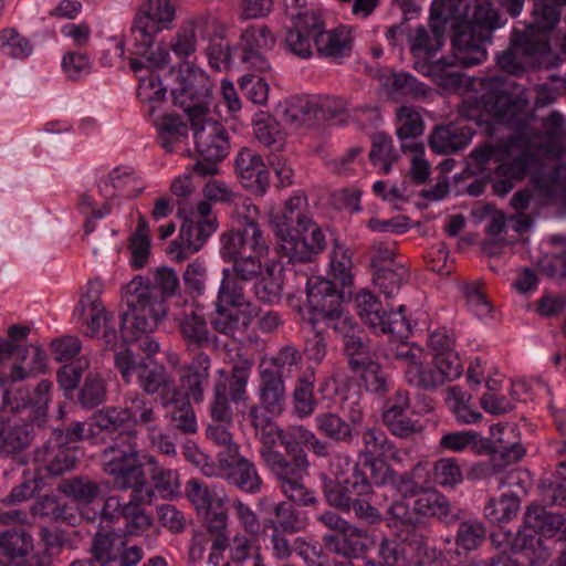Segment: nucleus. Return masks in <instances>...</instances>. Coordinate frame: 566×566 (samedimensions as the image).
<instances>
[{
  "label": "nucleus",
  "instance_id": "nucleus-1",
  "mask_svg": "<svg viewBox=\"0 0 566 566\" xmlns=\"http://www.w3.org/2000/svg\"><path fill=\"white\" fill-rule=\"evenodd\" d=\"M429 21V27L409 30L407 42L415 57L428 60L443 46L446 28L450 25L453 57L416 64L422 74L444 88L462 84L461 73L452 71L455 63L471 67L486 60V45L492 43L494 32L507 22L492 2L478 1L471 10L469 0H434Z\"/></svg>",
  "mask_w": 566,
  "mask_h": 566
},
{
  "label": "nucleus",
  "instance_id": "nucleus-2",
  "mask_svg": "<svg viewBox=\"0 0 566 566\" xmlns=\"http://www.w3.org/2000/svg\"><path fill=\"white\" fill-rule=\"evenodd\" d=\"M247 417L261 443L260 458L273 475L281 493L300 506H316L318 500L315 492L305 483L310 468L307 454L298 453L287 458L276 449L277 443H281L285 450H292L286 432L274 421L279 416L247 413Z\"/></svg>",
  "mask_w": 566,
  "mask_h": 566
},
{
  "label": "nucleus",
  "instance_id": "nucleus-3",
  "mask_svg": "<svg viewBox=\"0 0 566 566\" xmlns=\"http://www.w3.org/2000/svg\"><path fill=\"white\" fill-rule=\"evenodd\" d=\"M179 291V277L175 270L160 266L151 276H135L124 287L128 311L120 316V333L125 343L153 333L168 313L167 300Z\"/></svg>",
  "mask_w": 566,
  "mask_h": 566
},
{
  "label": "nucleus",
  "instance_id": "nucleus-4",
  "mask_svg": "<svg viewBox=\"0 0 566 566\" xmlns=\"http://www.w3.org/2000/svg\"><path fill=\"white\" fill-rule=\"evenodd\" d=\"M144 454L137 444V432H130L113 442L102 451L103 472L112 478L116 490L147 485Z\"/></svg>",
  "mask_w": 566,
  "mask_h": 566
},
{
  "label": "nucleus",
  "instance_id": "nucleus-5",
  "mask_svg": "<svg viewBox=\"0 0 566 566\" xmlns=\"http://www.w3.org/2000/svg\"><path fill=\"white\" fill-rule=\"evenodd\" d=\"M169 78L174 103L181 107L189 118L208 112L213 81L199 67L189 63L181 64L178 70L171 69Z\"/></svg>",
  "mask_w": 566,
  "mask_h": 566
},
{
  "label": "nucleus",
  "instance_id": "nucleus-6",
  "mask_svg": "<svg viewBox=\"0 0 566 566\" xmlns=\"http://www.w3.org/2000/svg\"><path fill=\"white\" fill-rule=\"evenodd\" d=\"M193 132L198 155L203 161L195 165V172L212 176L218 171L217 163L227 157L230 150V137L227 128L219 120L203 115L189 118Z\"/></svg>",
  "mask_w": 566,
  "mask_h": 566
},
{
  "label": "nucleus",
  "instance_id": "nucleus-7",
  "mask_svg": "<svg viewBox=\"0 0 566 566\" xmlns=\"http://www.w3.org/2000/svg\"><path fill=\"white\" fill-rule=\"evenodd\" d=\"M244 208L247 210L244 216L238 211V227L220 235V255L222 259H232L234 255L268 254V240L255 220L258 208L255 206Z\"/></svg>",
  "mask_w": 566,
  "mask_h": 566
},
{
  "label": "nucleus",
  "instance_id": "nucleus-8",
  "mask_svg": "<svg viewBox=\"0 0 566 566\" xmlns=\"http://www.w3.org/2000/svg\"><path fill=\"white\" fill-rule=\"evenodd\" d=\"M491 545L501 554H515L523 557L527 566H544L549 556V548L543 537L520 528L516 533L499 527L491 533Z\"/></svg>",
  "mask_w": 566,
  "mask_h": 566
},
{
  "label": "nucleus",
  "instance_id": "nucleus-9",
  "mask_svg": "<svg viewBox=\"0 0 566 566\" xmlns=\"http://www.w3.org/2000/svg\"><path fill=\"white\" fill-rule=\"evenodd\" d=\"M548 49L547 40L534 30H514L509 48L497 56V65L505 73L520 76L524 73L528 59L544 54Z\"/></svg>",
  "mask_w": 566,
  "mask_h": 566
},
{
  "label": "nucleus",
  "instance_id": "nucleus-10",
  "mask_svg": "<svg viewBox=\"0 0 566 566\" xmlns=\"http://www.w3.org/2000/svg\"><path fill=\"white\" fill-rule=\"evenodd\" d=\"M128 502L120 503L117 496H109L103 507V515L112 518L108 510L114 509L118 516L126 521V527L130 534H138L153 525V517L145 509V504L151 503L154 490L146 486L130 489Z\"/></svg>",
  "mask_w": 566,
  "mask_h": 566
},
{
  "label": "nucleus",
  "instance_id": "nucleus-11",
  "mask_svg": "<svg viewBox=\"0 0 566 566\" xmlns=\"http://www.w3.org/2000/svg\"><path fill=\"white\" fill-rule=\"evenodd\" d=\"M326 248L322 229L312 220L279 242L277 252L289 262H311Z\"/></svg>",
  "mask_w": 566,
  "mask_h": 566
},
{
  "label": "nucleus",
  "instance_id": "nucleus-12",
  "mask_svg": "<svg viewBox=\"0 0 566 566\" xmlns=\"http://www.w3.org/2000/svg\"><path fill=\"white\" fill-rule=\"evenodd\" d=\"M463 367L458 354H449L447 358H432L430 364L413 365L406 369L407 381L423 390H436L447 381L459 378Z\"/></svg>",
  "mask_w": 566,
  "mask_h": 566
},
{
  "label": "nucleus",
  "instance_id": "nucleus-13",
  "mask_svg": "<svg viewBox=\"0 0 566 566\" xmlns=\"http://www.w3.org/2000/svg\"><path fill=\"white\" fill-rule=\"evenodd\" d=\"M217 229V219L200 221L186 218L178 237L169 243L167 254L178 263L188 260L203 248Z\"/></svg>",
  "mask_w": 566,
  "mask_h": 566
},
{
  "label": "nucleus",
  "instance_id": "nucleus-14",
  "mask_svg": "<svg viewBox=\"0 0 566 566\" xmlns=\"http://www.w3.org/2000/svg\"><path fill=\"white\" fill-rule=\"evenodd\" d=\"M256 401L248 407L247 413L282 416L287 407L285 380L279 374L258 369Z\"/></svg>",
  "mask_w": 566,
  "mask_h": 566
},
{
  "label": "nucleus",
  "instance_id": "nucleus-15",
  "mask_svg": "<svg viewBox=\"0 0 566 566\" xmlns=\"http://www.w3.org/2000/svg\"><path fill=\"white\" fill-rule=\"evenodd\" d=\"M175 17V9L168 0H148L137 12L130 30L133 41L149 44L156 35L167 29Z\"/></svg>",
  "mask_w": 566,
  "mask_h": 566
},
{
  "label": "nucleus",
  "instance_id": "nucleus-16",
  "mask_svg": "<svg viewBox=\"0 0 566 566\" xmlns=\"http://www.w3.org/2000/svg\"><path fill=\"white\" fill-rule=\"evenodd\" d=\"M229 485L247 494H259L264 481L254 461L244 457L241 450L219 462L218 476Z\"/></svg>",
  "mask_w": 566,
  "mask_h": 566
},
{
  "label": "nucleus",
  "instance_id": "nucleus-17",
  "mask_svg": "<svg viewBox=\"0 0 566 566\" xmlns=\"http://www.w3.org/2000/svg\"><path fill=\"white\" fill-rule=\"evenodd\" d=\"M482 85L488 88L481 98L482 108L493 118L509 122L524 109L526 101L510 94L502 76L488 77Z\"/></svg>",
  "mask_w": 566,
  "mask_h": 566
},
{
  "label": "nucleus",
  "instance_id": "nucleus-18",
  "mask_svg": "<svg viewBox=\"0 0 566 566\" xmlns=\"http://www.w3.org/2000/svg\"><path fill=\"white\" fill-rule=\"evenodd\" d=\"M409 406L408 394L397 391L396 395L386 402L381 416L382 422L390 433L401 439L412 438L423 430V426L419 419H412L407 416Z\"/></svg>",
  "mask_w": 566,
  "mask_h": 566
},
{
  "label": "nucleus",
  "instance_id": "nucleus-19",
  "mask_svg": "<svg viewBox=\"0 0 566 566\" xmlns=\"http://www.w3.org/2000/svg\"><path fill=\"white\" fill-rule=\"evenodd\" d=\"M51 388L52 382L46 379L41 380L33 390L21 385L11 386L6 388L1 405L6 406V411L31 409L34 413H42L50 401Z\"/></svg>",
  "mask_w": 566,
  "mask_h": 566
},
{
  "label": "nucleus",
  "instance_id": "nucleus-20",
  "mask_svg": "<svg viewBox=\"0 0 566 566\" xmlns=\"http://www.w3.org/2000/svg\"><path fill=\"white\" fill-rule=\"evenodd\" d=\"M306 290L310 318H318L340 307L345 298L344 290H338L333 281L323 277L306 280Z\"/></svg>",
  "mask_w": 566,
  "mask_h": 566
},
{
  "label": "nucleus",
  "instance_id": "nucleus-21",
  "mask_svg": "<svg viewBox=\"0 0 566 566\" xmlns=\"http://www.w3.org/2000/svg\"><path fill=\"white\" fill-rule=\"evenodd\" d=\"M234 169L241 184L254 191L263 193L269 185V170L261 155L255 150L243 147L239 150L234 160Z\"/></svg>",
  "mask_w": 566,
  "mask_h": 566
},
{
  "label": "nucleus",
  "instance_id": "nucleus-22",
  "mask_svg": "<svg viewBox=\"0 0 566 566\" xmlns=\"http://www.w3.org/2000/svg\"><path fill=\"white\" fill-rule=\"evenodd\" d=\"M138 385L148 395H159L163 406H168V399L179 396L174 378L163 366H149L138 361L135 367Z\"/></svg>",
  "mask_w": 566,
  "mask_h": 566
},
{
  "label": "nucleus",
  "instance_id": "nucleus-23",
  "mask_svg": "<svg viewBox=\"0 0 566 566\" xmlns=\"http://www.w3.org/2000/svg\"><path fill=\"white\" fill-rule=\"evenodd\" d=\"M101 281H90L76 307V312L87 325L85 334L90 337H95L99 333L101 327L104 326L105 317H113L112 314L106 312L101 302Z\"/></svg>",
  "mask_w": 566,
  "mask_h": 566
},
{
  "label": "nucleus",
  "instance_id": "nucleus-24",
  "mask_svg": "<svg viewBox=\"0 0 566 566\" xmlns=\"http://www.w3.org/2000/svg\"><path fill=\"white\" fill-rule=\"evenodd\" d=\"M177 327L189 353L217 344V337L210 332L205 316L195 311L179 317Z\"/></svg>",
  "mask_w": 566,
  "mask_h": 566
},
{
  "label": "nucleus",
  "instance_id": "nucleus-25",
  "mask_svg": "<svg viewBox=\"0 0 566 566\" xmlns=\"http://www.w3.org/2000/svg\"><path fill=\"white\" fill-rule=\"evenodd\" d=\"M306 205L305 197L293 196L285 201L280 212L272 216L271 223L279 242L283 237L294 232L295 229H300L312 221L305 211Z\"/></svg>",
  "mask_w": 566,
  "mask_h": 566
},
{
  "label": "nucleus",
  "instance_id": "nucleus-26",
  "mask_svg": "<svg viewBox=\"0 0 566 566\" xmlns=\"http://www.w3.org/2000/svg\"><path fill=\"white\" fill-rule=\"evenodd\" d=\"M328 470L332 480H353L352 488L358 495L369 494L367 474L359 468L352 455L346 451H337L331 455Z\"/></svg>",
  "mask_w": 566,
  "mask_h": 566
},
{
  "label": "nucleus",
  "instance_id": "nucleus-27",
  "mask_svg": "<svg viewBox=\"0 0 566 566\" xmlns=\"http://www.w3.org/2000/svg\"><path fill=\"white\" fill-rule=\"evenodd\" d=\"M472 135L470 127H458L452 124L438 126L429 136V146L437 154L457 153L469 145Z\"/></svg>",
  "mask_w": 566,
  "mask_h": 566
},
{
  "label": "nucleus",
  "instance_id": "nucleus-28",
  "mask_svg": "<svg viewBox=\"0 0 566 566\" xmlns=\"http://www.w3.org/2000/svg\"><path fill=\"white\" fill-rule=\"evenodd\" d=\"M313 41L319 56L335 62L349 56L353 49L350 32L344 27L318 32Z\"/></svg>",
  "mask_w": 566,
  "mask_h": 566
},
{
  "label": "nucleus",
  "instance_id": "nucleus-29",
  "mask_svg": "<svg viewBox=\"0 0 566 566\" xmlns=\"http://www.w3.org/2000/svg\"><path fill=\"white\" fill-rule=\"evenodd\" d=\"M413 510L418 516L434 517L448 525L459 518L455 507L449 500L437 491L424 490L413 502Z\"/></svg>",
  "mask_w": 566,
  "mask_h": 566
},
{
  "label": "nucleus",
  "instance_id": "nucleus-30",
  "mask_svg": "<svg viewBox=\"0 0 566 566\" xmlns=\"http://www.w3.org/2000/svg\"><path fill=\"white\" fill-rule=\"evenodd\" d=\"M429 474L428 463L419 461L403 473L395 470L389 485L402 499L419 497L424 490L429 489Z\"/></svg>",
  "mask_w": 566,
  "mask_h": 566
},
{
  "label": "nucleus",
  "instance_id": "nucleus-31",
  "mask_svg": "<svg viewBox=\"0 0 566 566\" xmlns=\"http://www.w3.org/2000/svg\"><path fill=\"white\" fill-rule=\"evenodd\" d=\"M254 361L252 358L239 355L233 361L229 375L223 369L218 373L227 382V395L234 403L244 402L248 399V382ZM221 381V379L219 380Z\"/></svg>",
  "mask_w": 566,
  "mask_h": 566
},
{
  "label": "nucleus",
  "instance_id": "nucleus-32",
  "mask_svg": "<svg viewBox=\"0 0 566 566\" xmlns=\"http://www.w3.org/2000/svg\"><path fill=\"white\" fill-rule=\"evenodd\" d=\"M124 408L133 429L144 427L148 430L158 428L159 413L156 410V401L148 399L143 394L133 391L124 397Z\"/></svg>",
  "mask_w": 566,
  "mask_h": 566
},
{
  "label": "nucleus",
  "instance_id": "nucleus-33",
  "mask_svg": "<svg viewBox=\"0 0 566 566\" xmlns=\"http://www.w3.org/2000/svg\"><path fill=\"white\" fill-rule=\"evenodd\" d=\"M366 533L357 526L349 524L348 527L338 534H324L322 537L324 546L333 554L350 559L358 557L365 548L361 539Z\"/></svg>",
  "mask_w": 566,
  "mask_h": 566
},
{
  "label": "nucleus",
  "instance_id": "nucleus-34",
  "mask_svg": "<svg viewBox=\"0 0 566 566\" xmlns=\"http://www.w3.org/2000/svg\"><path fill=\"white\" fill-rule=\"evenodd\" d=\"M33 439V426L28 422L0 417V450L21 453Z\"/></svg>",
  "mask_w": 566,
  "mask_h": 566
},
{
  "label": "nucleus",
  "instance_id": "nucleus-35",
  "mask_svg": "<svg viewBox=\"0 0 566 566\" xmlns=\"http://www.w3.org/2000/svg\"><path fill=\"white\" fill-rule=\"evenodd\" d=\"M145 467L150 478L153 485L148 488L157 491L164 497H175L179 494L180 476L177 470L164 467L159 463L157 458L153 454H144Z\"/></svg>",
  "mask_w": 566,
  "mask_h": 566
},
{
  "label": "nucleus",
  "instance_id": "nucleus-36",
  "mask_svg": "<svg viewBox=\"0 0 566 566\" xmlns=\"http://www.w3.org/2000/svg\"><path fill=\"white\" fill-rule=\"evenodd\" d=\"M315 370L306 368L295 380L292 391L293 410L298 418L312 416L317 406V399L314 396Z\"/></svg>",
  "mask_w": 566,
  "mask_h": 566
},
{
  "label": "nucleus",
  "instance_id": "nucleus-37",
  "mask_svg": "<svg viewBox=\"0 0 566 566\" xmlns=\"http://www.w3.org/2000/svg\"><path fill=\"white\" fill-rule=\"evenodd\" d=\"M203 515L207 530L213 536L208 564L220 566L223 560V552L229 547L228 515L224 511L211 512V510Z\"/></svg>",
  "mask_w": 566,
  "mask_h": 566
},
{
  "label": "nucleus",
  "instance_id": "nucleus-38",
  "mask_svg": "<svg viewBox=\"0 0 566 566\" xmlns=\"http://www.w3.org/2000/svg\"><path fill=\"white\" fill-rule=\"evenodd\" d=\"M359 455L363 458H388L400 460L399 450L384 430L377 427L367 428L361 433V449Z\"/></svg>",
  "mask_w": 566,
  "mask_h": 566
},
{
  "label": "nucleus",
  "instance_id": "nucleus-39",
  "mask_svg": "<svg viewBox=\"0 0 566 566\" xmlns=\"http://www.w3.org/2000/svg\"><path fill=\"white\" fill-rule=\"evenodd\" d=\"M314 421L316 430L333 442L352 444L356 438L355 429L336 412H321Z\"/></svg>",
  "mask_w": 566,
  "mask_h": 566
},
{
  "label": "nucleus",
  "instance_id": "nucleus-40",
  "mask_svg": "<svg viewBox=\"0 0 566 566\" xmlns=\"http://www.w3.org/2000/svg\"><path fill=\"white\" fill-rule=\"evenodd\" d=\"M33 546V536L24 527H11L0 532V553L12 562L28 557Z\"/></svg>",
  "mask_w": 566,
  "mask_h": 566
},
{
  "label": "nucleus",
  "instance_id": "nucleus-41",
  "mask_svg": "<svg viewBox=\"0 0 566 566\" xmlns=\"http://www.w3.org/2000/svg\"><path fill=\"white\" fill-rule=\"evenodd\" d=\"M289 501H281L273 506V514L275 520H266L264 528L286 532L289 534H296L302 532L306 522L301 517V513L295 509L294 502L286 497ZM295 505H297L295 503Z\"/></svg>",
  "mask_w": 566,
  "mask_h": 566
},
{
  "label": "nucleus",
  "instance_id": "nucleus-42",
  "mask_svg": "<svg viewBox=\"0 0 566 566\" xmlns=\"http://www.w3.org/2000/svg\"><path fill=\"white\" fill-rule=\"evenodd\" d=\"M102 482L88 476H73L59 484V491L81 504H91L102 496Z\"/></svg>",
  "mask_w": 566,
  "mask_h": 566
},
{
  "label": "nucleus",
  "instance_id": "nucleus-43",
  "mask_svg": "<svg viewBox=\"0 0 566 566\" xmlns=\"http://www.w3.org/2000/svg\"><path fill=\"white\" fill-rule=\"evenodd\" d=\"M95 426L107 434H116L115 439H120L130 432H136L133 429L127 412L123 407H106L98 410L93 417Z\"/></svg>",
  "mask_w": 566,
  "mask_h": 566
},
{
  "label": "nucleus",
  "instance_id": "nucleus-44",
  "mask_svg": "<svg viewBox=\"0 0 566 566\" xmlns=\"http://www.w3.org/2000/svg\"><path fill=\"white\" fill-rule=\"evenodd\" d=\"M213 331L235 338L237 334L243 333L250 325V319L237 310L227 308V305L216 304V312L210 319Z\"/></svg>",
  "mask_w": 566,
  "mask_h": 566
},
{
  "label": "nucleus",
  "instance_id": "nucleus-45",
  "mask_svg": "<svg viewBox=\"0 0 566 566\" xmlns=\"http://www.w3.org/2000/svg\"><path fill=\"white\" fill-rule=\"evenodd\" d=\"M354 373L360 375L363 385L367 391L384 395L388 390V376L381 366L373 360L353 359L348 361Z\"/></svg>",
  "mask_w": 566,
  "mask_h": 566
},
{
  "label": "nucleus",
  "instance_id": "nucleus-46",
  "mask_svg": "<svg viewBox=\"0 0 566 566\" xmlns=\"http://www.w3.org/2000/svg\"><path fill=\"white\" fill-rule=\"evenodd\" d=\"M167 418L169 426L184 434H193L197 432L198 424L196 413L189 400L187 399H168Z\"/></svg>",
  "mask_w": 566,
  "mask_h": 566
},
{
  "label": "nucleus",
  "instance_id": "nucleus-47",
  "mask_svg": "<svg viewBox=\"0 0 566 566\" xmlns=\"http://www.w3.org/2000/svg\"><path fill=\"white\" fill-rule=\"evenodd\" d=\"M157 132L160 146L167 153H174L187 137L188 127L178 115L167 114L157 123Z\"/></svg>",
  "mask_w": 566,
  "mask_h": 566
},
{
  "label": "nucleus",
  "instance_id": "nucleus-48",
  "mask_svg": "<svg viewBox=\"0 0 566 566\" xmlns=\"http://www.w3.org/2000/svg\"><path fill=\"white\" fill-rule=\"evenodd\" d=\"M531 1L533 2V23L526 29L534 30L536 34L547 40L544 33L552 31L558 24L562 15V8L565 4H557L554 2H544L538 0Z\"/></svg>",
  "mask_w": 566,
  "mask_h": 566
},
{
  "label": "nucleus",
  "instance_id": "nucleus-49",
  "mask_svg": "<svg viewBox=\"0 0 566 566\" xmlns=\"http://www.w3.org/2000/svg\"><path fill=\"white\" fill-rule=\"evenodd\" d=\"M123 537L114 531L99 530L92 539L91 554L95 562H117L123 548Z\"/></svg>",
  "mask_w": 566,
  "mask_h": 566
},
{
  "label": "nucleus",
  "instance_id": "nucleus-50",
  "mask_svg": "<svg viewBox=\"0 0 566 566\" xmlns=\"http://www.w3.org/2000/svg\"><path fill=\"white\" fill-rule=\"evenodd\" d=\"M563 525L564 518L560 515L552 514L543 506L531 505L524 515V522L521 528L541 535L553 533Z\"/></svg>",
  "mask_w": 566,
  "mask_h": 566
},
{
  "label": "nucleus",
  "instance_id": "nucleus-51",
  "mask_svg": "<svg viewBox=\"0 0 566 566\" xmlns=\"http://www.w3.org/2000/svg\"><path fill=\"white\" fill-rule=\"evenodd\" d=\"M409 272L402 264H391L373 271L374 284L387 296L397 294L401 285L407 282Z\"/></svg>",
  "mask_w": 566,
  "mask_h": 566
},
{
  "label": "nucleus",
  "instance_id": "nucleus-52",
  "mask_svg": "<svg viewBox=\"0 0 566 566\" xmlns=\"http://www.w3.org/2000/svg\"><path fill=\"white\" fill-rule=\"evenodd\" d=\"M354 302L358 316L371 329L382 324L381 317L386 310L374 293L361 289L355 294Z\"/></svg>",
  "mask_w": 566,
  "mask_h": 566
},
{
  "label": "nucleus",
  "instance_id": "nucleus-53",
  "mask_svg": "<svg viewBox=\"0 0 566 566\" xmlns=\"http://www.w3.org/2000/svg\"><path fill=\"white\" fill-rule=\"evenodd\" d=\"M302 361V354L300 350L292 346L285 345L281 347L273 356L269 358H262L258 365V369L264 371H273L284 378L285 371L292 373L293 367H297Z\"/></svg>",
  "mask_w": 566,
  "mask_h": 566
},
{
  "label": "nucleus",
  "instance_id": "nucleus-54",
  "mask_svg": "<svg viewBox=\"0 0 566 566\" xmlns=\"http://www.w3.org/2000/svg\"><path fill=\"white\" fill-rule=\"evenodd\" d=\"M471 394L464 391L459 386L448 389L446 402L459 422L476 423L482 419V413L471 408Z\"/></svg>",
  "mask_w": 566,
  "mask_h": 566
},
{
  "label": "nucleus",
  "instance_id": "nucleus-55",
  "mask_svg": "<svg viewBox=\"0 0 566 566\" xmlns=\"http://www.w3.org/2000/svg\"><path fill=\"white\" fill-rule=\"evenodd\" d=\"M232 426L233 423L210 422L206 428L207 439L214 446L222 448L216 457L218 463L221 461V458L226 459L228 455L230 457L241 450L240 444L234 440L230 431Z\"/></svg>",
  "mask_w": 566,
  "mask_h": 566
},
{
  "label": "nucleus",
  "instance_id": "nucleus-56",
  "mask_svg": "<svg viewBox=\"0 0 566 566\" xmlns=\"http://www.w3.org/2000/svg\"><path fill=\"white\" fill-rule=\"evenodd\" d=\"M283 118L295 128L318 125L314 98L292 101L284 109Z\"/></svg>",
  "mask_w": 566,
  "mask_h": 566
},
{
  "label": "nucleus",
  "instance_id": "nucleus-57",
  "mask_svg": "<svg viewBox=\"0 0 566 566\" xmlns=\"http://www.w3.org/2000/svg\"><path fill=\"white\" fill-rule=\"evenodd\" d=\"M242 283L244 282L234 276L233 272H230V269H223L217 304L237 308L248 304Z\"/></svg>",
  "mask_w": 566,
  "mask_h": 566
},
{
  "label": "nucleus",
  "instance_id": "nucleus-58",
  "mask_svg": "<svg viewBox=\"0 0 566 566\" xmlns=\"http://www.w3.org/2000/svg\"><path fill=\"white\" fill-rule=\"evenodd\" d=\"M353 480H327L323 485L324 496L327 503L342 511L349 512V504L354 500L353 495L359 496L352 488Z\"/></svg>",
  "mask_w": 566,
  "mask_h": 566
},
{
  "label": "nucleus",
  "instance_id": "nucleus-59",
  "mask_svg": "<svg viewBox=\"0 0 566 566\" xmlns=\"http://www.w3.org/2000/svg\"><path fill=\"white\" fill-rule=\"evenodd\" d=\"M308 322L314 329H316L319 324H324L342 338L346 337L352 332H359L358 323L348 313L344 312L343 305L318 318H308Z\"/></svg>",
  "mask_w": 566,
  "mask_h": 566
},
{
  "label": "nucleus",
  "instance_id": "nucleus-60",
  "mask_svg": "<svg viewBox=\"0 0 566 566\" xmlns=\"http://www.w3.org/2000/svg\"><path fill=\"white\" fill-rule=\"evenodd\" d=\"M486 528L476 520L463 521L459 524L455 534V545L465 552L478 549L485 541Z\"/></svg>",
  "mask_w": 566,
  "mask_h": 566
},
{
  "label": "nucleus",
  "instance_id": "nucleus-61",
  "mask_svg": "<svg viewBox=\"0 0 566 566\" xmlns=\"http://www.w3.org/2000/svg\"><path fill=\"white\" fill-rule=\"evenodd\" d=\"M198 23L188 21L180 27L169 43V49L180 60L191 56L197 50Z\"/></svg>",
  "mask_w": 566,
  "mask_h": 566
},
{
  "label": "nucleus",
  "instance_id": "nucleus-62",
  "mask_svg": "<svg viewBox=\"0 0 566 566\" xmlns=\"http://www.w3.org/2000/svg\"><path fill=\"white\" fill-rule=\"evenodd\" d=\"M397 118L399 127L397 128V136L403 143H412L418 136L423 133V120L420 114L410 106H401L397 111Z\"/></svg>",
  "mask_w": 566,
  "mask_h": 566
},
{
  "label": "nucleus",
  "instance_id": "nucleus-63",
  "mask_svg": "<svg viewBox=\"0 0 566 566\" xmlns=\"http://www.w3.org/2000/svg\"><path fill=\"white\" fill-rule=\"evenodd\" d=\"M520 510V501L515 495H502L500 499H491L484 507V516L491 523H503L516 516Z\"/></svg>",
  "mask_w": 566,
  "mask_h": 566
},
{
  "label": "nucleus",
  "instance_id": "nucleus-64",
  "mask_svg": "<svg viewBox=\"0 0 566 566\" xmlns=\"http://www.w3.org/2000/svg\"><path fill=\"white\" fill-rule=\"evenodd\" d=\"M275 38L271 30L264 25H250L240 35L241 50H272Z\"/></svg>",
  "mask_w": 566,
  "mask_h": 566
}]
</instances>
